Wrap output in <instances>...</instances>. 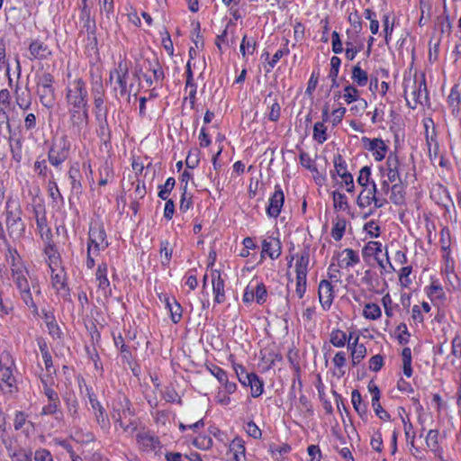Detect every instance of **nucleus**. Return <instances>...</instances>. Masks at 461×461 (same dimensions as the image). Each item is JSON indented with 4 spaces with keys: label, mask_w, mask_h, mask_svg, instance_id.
Returning <instances> with one entry per match:
<instances>
[{
    "label": "nucleus",
    "mask_w": 461,
    "mask_h": 461,
    "mask_svg": "<svg viewBox=\"0 0 461 461\" xmlns=\"http://www.w3.org/2000/svg\"><path fill=\"white\" fill-rule=\"evenodd\" d=\"M451 353L457 358L461 357V339L459 336H456L452 340Z\"/></svg>",
    "instance_id": "338daca9"
},
{
    "label": "nucleus",
    "mask_w": 461,
    "mask_h": 461,
    "mask_svg": "<svg viewBox=\"0 0 461 461\" xmlns=\"http://www.w3.org/2000/svg\"><path fill=\"white\" fill-rule=\"evenodd\" d=\"M351 402L354 409L360 416L366 413V406L362 403V397L358 390L355 389L352 391Z\"/></svg>",
    "instance_id": "f704fd0d"
},
{
    "label": "nucleus",
    "mask_w": 461,
    "mask_h": 461,
    "mask_svg": "<svg viewBox=\"0 0 461 461\" xmlns=\"http://www.w3.org/2000/svg\"><path fill=\"white\" fill-rule=\"evenodd\" d=\"M330 341L334 347H344L347 341V335L340 330H334L330 333Z\"/></svg>",
    "instance_id": "ea45409f"
},
{
    "label": "nucleus",
    "mask_w": 461,
    "mask_h": 461,
    "mask_svg": "<svg viewBox=\"0 0 461 461\" xmlns=\"http://www.w3.org/2000/svg\"><path fill=\"white\" fill-rule=\"evenodd\" d=\"M34 170L39 176L45 177L48 173V167L45 159L37 160L34 163Z\"/></svg>",
    "instance_id": "0e129e2a"
},
{
    "label": "nucleus",
    "mask_w": 461,
    "mask_h": 461,
    "mask_svg": "<svg viewBox=\"0 0 461 461\" xmlns=\"http://www.w3.org/2000/svg\"><path fill=\"white\" fill-rule=\"evenodd\" d=\"M381 314V309L376 303H369L365 305L363 315L366 319L376 320Z\"/></svg>",
    "instance_id": "58836bf2"
},
{
    "label": "nucleus",
    "mask_w": 461,
    "mask_h": 461,
    "mask_svg": "<svg viewBox=\"0 0 461 461\" xmlns=\"http://www.w3.org/2000/svg\"><path fill=\"white\" fill-rule=\"evenodd\" d=\"M68 176L71 181V192L79 195L82 193V185L80 182V171L78 166H72L68 171Z\"/></svg>",
    "instance_id": "4be33fe9"
},
{
    "label": "nucleus",
    "mask_w": 461,
    "mask_h": 461,
    "mask_svg": "<svg viewBox=\"0 0 461 461\" xmlns=\"http://www.w3.org/2000/svg\"><path fill=\"white\" fill-rule=\"evenodd\" d=\"M107 266L105 264L99 265L96 270V279L98 281V287L104 291H105L109 285L110 282L106 276Z\"/></svg>",
    "instance_id": "2f4dec72"
},
{
    "label": "nucleus",
    "mask_w": 461,
    "mask_h": 461,
    "mask_svg": "<svg viewBox=\"0 0 461 461\" xmlns=\"http://www.w3.org/2000/svg\"><path fill=\"white\" fill-rule=\"evenodd\" d=\"M68 153L69 144L67 142L65 138H62L58 143H54L50 149L48 159L52 166L58 167L68 158Z\"/></svg>",
    "instance_id": "1a4fd4ad"
},
{
    "label": "nucleus",
    "mask_w": 461,
    "mask_h": 461,
    "mask_svg": "<svg viewBox=\"0 0 461 461\" xmlns=\"http://www.w3.org/2000/svg\"><path fill=\"white\" fill-rule=\"evenodd\" d=\"M383 27H384V41H385V43L388 44L390 37H391L393 30V23L390 24L388 15L384 16Z\"/></svg>",
    "instance_id": "4d7b16f0"
},
{
    "label": "nucleus",
    "mask_w": 461,
    "mask_h": 461,
    "mask_svg": "<svg viewBox=\"0 0 461 461\" xmlns=\"http://www.w3.org/2000/svg\"><path fill=\"white\" fill-rule=\"evenodd\" d=\"M351 78L359 86H365L368 81L367 73L360 68L359 63L353 67Z\"/></svg>",
    "instance_id": "7c9ffc66"
},
{
    "label": "nucleus",
    "mask_w": 461,
    "mask_h": 461,
    "mask_svg": "<svg viewBox=\"0 0 461 461\" xmlns=\"http://www.w3.org/2000/svg\"><path fill=\"white\" fill-rule=\"evenodd\" d=\"M382 252V244L376 241H369L362 249L364 258L375 257L377 258L378 254Z\"/></svg>",
    "instance_id": "72a5a7b5"
},
{
    "label": "nucleus",
    "mask_w": 461,
    "mask_h": 461,
    "mask_svg": "<svg viewBox=\"0 0 461 461\" xmlns=\"http://www.w3.org/2000/svg\"><path fill=\"white\" fill-rule=\"evenodd\" d=\"M242 384L245 386H250L251 395L253 397H258L263 393V382L255 373L245 375Z\"/></svg>",
    "instance_id": "f3484780"
},
{
    "label": "nucleus",
    "mask_w": 461,
    "mask_h": 461,
    "mask_svg": "<svg viewBox=\"0 0 461 461\" xmlns=\"http://www.w3.org/2000/svg\"><path fill=\"white\" fill-rule=\"evenodd\" d=\"M176 181L173 177H168L163 185H159L158 197L162 200H167L169 194L175 186Z\"/></svg>",
    "instance_id": "79ce46f5"
},
{
    "label": "nucleus",
    "mask_w": 461,
    "mask_h": 461,
    "mask_svg": "<svg viewBox=\"0 0 461 461\" xmlns=\"http://www.w3.org/2000/svg\"><path fill=\"white\" fill-rule=\"evenodd\" d=\"M52 286L58 292L65 291V295H68V289H67L66 274L61 269L59 273L54 274L51 272Z\"/></svg>",
    "instance_id": "5701e85b"
},
{
    "label": "nucleus",
    "mask_w": 461,
    "mask_h": 461,
    "mask_svg": "<svg viewBox=\"0 0 461 461\" xmlns=\"http://www.w3.org/2000/svg\"><path fill=\"white\" fill-rule=\"evenodd\" d=\"M371 184L372 186L370 188H364L357 199V203L360 208L369 206L375 200L377 192L376 185L374 181Z\"/></svg>",
    "instance_id": "dca6fc26"
},
{
    "label": "nucleus",
    "mask_w": 461,
    "mask_h": 461,
    "mask_svg": "<svg viewBox=\"0 0 461 461\" xmlns=\"http://www.w3.org/2000/svg\"><path fill=\"white\" fill-rule=\"evenodd\" d=\"M371 168L367 166L361 168L359 176L357 177V183L359 185L366 188L370 183Z\"/></svg>",
    "instance_id": "09e8293b"
},
{
    "label": "nucleus",
    "mask_w": 461,
    "mask_h": 461,
    "mask_svg": "<svg viewBox=\"0 0 461 461\" xmlns=\"http://www.w3.org/2000/svg\"><path fill=\"white\" fill-rule=\"evenodd\" d=\"M137 440L140 447L147 451L155 450L159 446L158 439L149 432L139 433Z\"/></svg>",
    "instance_id": "412c9836"
},
{
    "label": "nucleus",
    "mask_w": 461,
    "mask_h": 461,
    "mask_svg": "<svg viewBox=\"0 0 461 461\" xmlns=\"http://www.w3.org/2000/svg\"><path fill=\"white\" fill-rule=\"evenodd\" d=\"M332 51L336 54L341 53L343 51L339 34L336 31L332 32Z\"/></svg>",
    "instance_id": "052dcab7"
},
{
    "label": "nucleus",
    "mask_w": 461,
    "mask_h": 461,
    "mask_svg": "<svg viewBox=\"0 0 461 461\" xmlns=\"http://www.w3.org/2000/svg\"><path fill=\"white\" fill-rule=\"evenodd\" d=\"M309 265V253L303 252L300 256H297V261L295 266L296 276L306 277Z\"/></svg>",
    "instance_id": "bb28decb"
},
{
    "label": "nucleus",
    "mask_w": 461,
    "mask_h": 461,
    "mask_svg": "<svg viewBox=\"0 0 461 461\" xmlns=\"http://www.w3.org/2000/svg\"><path fill=\"white\" fill-rule=\"evenodd\" d=\"M14 366L11 355L8 352L3 353L0 357V387L6 393H11L15 386L12 369Z\"/></svg>",
    "instance_id": "423d86ee"
},
{
    "label": "nucleus",
    "mask_w": 461,
    "mask_h": 461,
    "mask_svg": "<svg viewBox=\"0 0 461 461\" xmlns=\"http://www.w3.org/2000/svg\"><path fill=\"white\" fill-rule=\"evenodd\" d=\"M253 292L258 304H263L267 301V292L263 283H258L253 286Z\"/></svg>",
    "instance_id": "37998d69"
},
{
    "label": "nucleus",
    "mask_w": 461,
    "mask_h": 461,
    "mask_svg": "<svg viewBox=\"0 0 461 461\" xmlns=\"http://www.w3.org/2000/svg\"><path fill=\"white\" fill-rule=\"evenodd\" d=\"M403 87L404 97L410 108L415 109L419 104H423L428 102V92L423 75L420 80L416 77H405Z\"/></svg>",
    "instance_id": "f03ea898"
},
{
    "label": "nucleus",
    "mask_w": 461,
    "mask_h": 461,
    "mask_svg": "<svg viewBox=\"0 0 461 461\" xmlns=\"http://www.w3.org/2000/svg\"><path fill=\"white\" fill-rule=\"evenodd\" d=\"M285 201V195L282 189L276 186L273 195L269 199V204L267 208V213L270 217L276 218L281 212Z\"/></svg>",
    "instance_id": "9d476101"
},
{
    "label": "nucleus",
    "mask_w": 461,
    "mask_h": 461,
    "mask_svg": "<svg viewBox=\"0 0 461 461\" xmlns=\"http://www.w3.org/2000/svg\"><path fill=\"white\" fill-rule=\"evenodd\" d=\"M94 104H95V107L96 109L97 118L102 116L101 113L103 111H104V113L105 112L107 113L106 108L104 107V97H103L102 93H98V95H95Z\"/></svg>",
    "instance_id": "13d9d810"
},
{
    "label": "nucleus",
    "mask_w": 461,
    "mask_h": 461,
    "mask_svg": "<svg viewBox=\"0 0 461 461\" xmlns=\"http://www.w3.org/2000/svg\"><path fill=\"white\" fill-rule=\"evenodd\" d=\"M71 113V121L74 125L80 126L86 124L88 120V107L82 109L69 108Z\"/></svg>",
    "instance_id": "b1692460"
},
{
    "label": "nucleus",
    "mask_w": 461,
    "mask_h": 461,
    "mask_svg": "<svg viewBox=\"0 0 461 461\" xmlns=\"http://www.w3.org/2000/svg\"><path fill=\"white\" fill-rule=\"evenodd\" d=\"M107 247L108 242L106 240V234L104 227L98 223L91 224L88 233L87 248L93 249L95 252L98 253L100 250H104Z\"/></svg>",
    "instance_id": "0eeeda50"
},
{
    "label": "nucleus",
    "mask_w": 461,
    "mask_h": 461,
    "mask_svg": "<svg viewBox=\"0 0 461 461\" xmlns=\"http://www.w3.org/2000/svg\"><path fill=\"white\" fill-rule=\"evenodd\" d=\"M246 431L253 438H260L262 435L261 430L253 421L247 423Z\"/></svg>",
    "instance_id": "bf43d9fd"
},
{
    "label": "nucleus",
    "mask_w": 461,
    "mask_h": 461,
    "mask_svg": "<svg viewBox=\"0 0 461 461\" xmlns=\"http://www.w3.org/2000/svg\"><path fill=\"white\" fill-rule=\"evenodd\" d=\"M44 252L49 259V267L51 272L55 271V267H58L59 261V254L55 249L54 245L50 244V241L44 249Z\"/></svg>",
    "instance_id": "cd10ccee"
},
{
    "label": "nucleus",
    "mask_w": 461,
    "mask_h": 461,
    "mask_svg": "<svg viewBox=\"0 0 461 461\" xmlns=\"http://www.w3.org/2000/svg\"><path fill=\"white\" fill-rule=\"evenodd\" d=\"M308 454L311 456V461H320L321 458V453L320 447L316 445H311L308 447Z\"/></svg>",
    "instance_id": "774afa93"
},
{
    "label": "nucleus",
    "mask_w": 461,
    "mask_h": 461,
    "mask_svg": "<svg viewBox=\"0 0 461 461\" xmlns=\"http://www.w3.org/2000/svg\"><path fill=\"white\" fill-rule=\"evenodd\" d=\"M281 242L276 238H269L262 242V252L267 253L272 259L277 258L281 255Z\"/></svg>",
    "instance_id": "2eb2a0df"
},
{
    "label": "nucleus",
    "mask_w": 461,
    "mask_h": 461,
    "mask_svg": "<svg viewBox=\"0 0 461 461\" xmlns=\"http://www.w3.org/2000/svg\"><path fill=\"white\" fill-rule=\"evenodd\" d=\"M384 365V358L381 355L377 354L373 356L369 360V368L372 371L377 372L379 371Z\"/></svg>",
    "instance_id": "6e6d98bb"
},
{
    "label": "nucleus",
    "mask_w": 461,
    "mask_h": 461,
    "mask_svg": "<svg viewBox=\"0 0 461 461\" xmlns=\"http://www.w3.org/2000/svg\"><path fill=\"white\" fill-rule=\"evenodd\" d=\"M333 202L334 207L339 210H345L348 207V203L346 201V195L340 192L335 191L333 192Z\"/></svg>",
    "instance_id": "8fccbe9b"
},
{
    "label": "nucleus",
    "mask_w": 461,
    "mask_h": 461,
    "mask_svg": "<svg viewBox=\"0 0 461 461\" xmlns=\"http://www.w3.org/2000/svg\"><path fill=\"white\" fill-rule=\"evenodd\" d=\"M54 77L50 73H43L37 82V94L41 104L46 108H52L55 104Z\"/></svg>",
    "instance_id": "39448f33"
},
{
    "label": "nucleus",
    "mask_w": 461,
    "mask_h": 461,
    "mask_svg": "<svg viewBox=\"0 0 461 461\" xmlns=\"http://www.w3.org/2000/svg\"><path fill=\"white\" fill-rule=\"evenodd\" d=\"M35 461H52L51 454L46 449H39L34 455Z\"/></svg>",
    "instance_id": "69168bd1"
},
{
    "label": "nucleus",
    "mask_w": 461,
    "mask_h": 461,
    "mask_svg": "<svg viewBox=\"0 0 461 461\" xmlns=\"http://www.w3.org/2000/svg\"><path fill=\"white\" fill-rule=\"evenodd\" d=\"M128 68L119 63L118 68L110 72L109 82L113 85V91L121 96L128 94L127 90Z\"/></svg>",
    "instance_id": "6e6552de"
},
{
    "label": "nucleus",
    "mask_w": 461,
    "mask_h": 461,
    "mask_svg": "<svg viewBox=\"0 0 461 461\" xmlns=\"http://www.w3.org/2000/svg\"><path fill=\"white\" fill-rule=\"evenodd\" d=\"M333 164H334L336 173L339 176H340V175L343 174V172H348L347 164H346L345 160L342 158V156L340 154H337L336 156H334Z\"/></svg>",
    "instance_id": "864d4df0"
},
{
    "label": "nucleus",
    "mask_w": 461,
    "mask_h": 461,
    "mask_svg": "<svg viewBox=\"0 0 461 461\" xmlns=\"http://www.w3.org/2000/svg\"><path fill=\"white\" fill-rule=\"evenodd\" d=\"M300 162L302 166L306 167L307 169L311 171H316V167L313 166L312 158L306 152H301Z\"/></svg>",
    "instance_id": "680f3d73"
},
{
    "label": "nucleus",
    "mask_w": 461,
    "mask_h": 461,
    "mask_svg": "<svg viewBox=\"0 0 461 461\" xmlns=\"http://www.w3.org/2000/svg\"><path fill=\"white\" fill-rule=\"evenodd\" d=\"M29 50L32 55L31 59H44L51 54L48 46L39 41H33L29 46Z\"/></svg>",
    "instance_id": "6ab92c4d"
},
{
    "label": "nucleus",
    "mask_w": 461,
    "mask_h": 461,
    "mask_svg": "<svg viewBox=\"0 0 461 461\" xmlns=\"http://www.w3.org/2000/svg\"><path fill=\"white\" fill-rule=\"evenodd\" d=\"M346 219L343 217L337 216L336 219L334 220V225L330 233L335 240L339 241L342 239L346 230Z\"/></svg>",
    "instance_id": "a878e982"
},
{
    "label": "nucleus",
    "mask_w": 461,
    "mask_h": 461,
    "mask_svg": "<svg viewBox=\"0 0 461 461\" xmlns=\"http://www.w3.org/2000/svg\"><path fill=\"white\" fill-rule=\"evenodd\" d=\"M326 130L323 122H316L313 127V139L319 143H323L327 140Z\"/></svg>",
    "instance_id": "c03bdc74"
},
{
    "label": "nucleus",
    "mask_w": 461,
    "mask_h": 461,
    "mask_svg": "<svg viewBox=\"0 0 461 461\" xmlns=\"http://www.w3.org/2000/svg\"><path fill=\"white\" fill-rule=\"evenodd\" d=\"M212 284L214 302L217 303H223L225 301L224 280L218 270H213L212 273Z\"/></svg>",
    "instance_id": "4468645a"
},
{
    "label": "nucleus",
    "mask_w": 461,
    "mask_h": 461,
    "mask_svg": "<svg viewBox=\"0 0 461 461\" xmlns=\"http://www.w3.org/2000/svg\"><path fill=\"white\" fill-rule=\"evenodd\" d=\"M66 100L70 108L88 107V93L83 79L77 78L68 82L66 89Z\"/></svg>",
    "instance_id": "20e7f679"
},
{
    "label": "nucleus",
    "mask_w": 461,
    "mask_h": 461,
    "mask_svg": "<svg viewBox=\"0 0 461 461\" xmlns=\"http://www.w3.org/2000/svg\"><path fill=\"white\" fill-rule=\"evenodd\" d=\"M319 299L323 308H329L333 301V286L328 280L321 281L319 285Z\"/></svg>",
    "instance_id": "ddd939ff"
},
{
    "label": "nucleus",
    "mask_w": 461,
    "mask_h": 461,
    "mask_svg": "<svg viewBox=\"0 0 461 461\" xmlns=\"http://www.w3.org/2000/svg\"><path fill=\"white\" fill-rule=\"evenodd\" d=\"M8 258H11L13 279L20 291L23 301L28 307L32 308L33 312L37 313L38 308L31 292V285L27 280L28 271L21 263L20 257L16 254V251L12 252L10 250V257ZM7 260L9 261V259Z\"/></svg>",
    "instance_id": "f257e3e1"
},
{
    "label": "nucleus",
    "mask_w": 461,
    "mask_h": 461,
    "mask_svg": "<svg viewBox=\"0 0 461 461\" xmlns=\"http://www.w3.org/2000/svg\"><path fill=\"white\" fill-rule=\"evenodd\" d=\"M59 404V401H50L49 404L44 406L41 410V415H54L56 420H60L62 418V412L59 410L58 406Z\"/></svg>",
    "instance_id": "c9c22d12"
},
{
    "label": "nucleus",
    "mask_w": 461,
    "mask_h": 461,
    "mask_svg": "<svg viewBox=\"0 0 461 461\" xmlns=\"http://www.w3.org/2000/svg\"><path fill=\"white\" fill-rule=\"evenodd\" d=\"M200 151L198 149L191 150L185 159V165L188 168H194L199 163Z\"/></svg>",
    "instance_id": "603ef678"
},
{
    "label": "nucleus",
    "mask_w": 461,
    "mask_h": 461,
    "mask_svg": "<svg viewBox=\"0 0 461 461\" xmlns=\"http://www.w3.org/2000/svg\"><path fill=\"white\" fill-rule=\"evenodd\" d=\"M230 451L233 453L235 461L245 460V447L240 439L235 438L232 440L230 445Z\"/></svg>",
    "instance_id": "c756f323"
},
{
    "label": "nucleus",
    "mask_w": 461,
    "mask_h": 461,
    "mask_svg": "<svg viewBox=\"0 0 461 461\" xmlns=\"http://www.w3.org/2000/svg\"><path fill=\"white\" fill-rule=\"evenodd\" d=\"M390 200L394 204H402L404 201V190L401 185L394 184L391 187Z\"/></svg>",
    "instance_id": "e433bc0d"
},
{
    "label": "nucleus",
    "mask_w": 461,
    "mask_h": 461,
    "mask_svg": "<svg viewBox=\"0 0 461 461\" xmlns=\"http://www.w3.org/2000/svg\"><path fill=\"white\" fill-rule=\"evenodd\" d=\"M359 52V49L353 44L352 41H346V58L349 60H353L356 55Z\"/></svg>",
    "instance_id": "e2e57ef3"
},
{
    "label": "nucleus",
    "mask_w": 461,
    "mask_h": 461,
    "mask_svg": "<svg viewBox=\"0 0 461 461\" xmlns=\"http://www.w3.org/2000/svg\"><path fill=\"white\" fill-rule=\"evenodd\" d=\"M240 50L243 56L246 55V50L249 54H253L256 50V41L252 38L248 39L246 35L243 36Z\"/></svg>",
    "instance_id": "a18cd8bd"
},
{
    "label": "nucleus",
    "mask_w": 461,
    "mask_h": 461,
    "mask_svg": "<svg viewBox=\"0 0 461 461\" xmlns=\"http://www.w3.org/2000/svg\"><path fill=\"white\" fill-rule=\"evenodd\" d=\"M426 444L432 451L437 452L439 450L438 446V430L430 429L426 437Z\"/></svg>",
    "instance_id": "a19ab883"
},
{
    "label": "nucleus",
    "mask_w": 461,
    "mask_h": 461,
    "mask_svg": "<svg viewBox=\"0 0 461 461\" xmlns=\"http://www.w3.org/2000/svg\"><path fill=\"white\" fill-rule=\"evenodd\" d=\"M397 330L400 331L397 339L400 344H407L409 342L410 333L405 323H400L397 327Z\"/></svg>",
    "instance_id": "5fc2aeb1"
},
{
    "label": "nucleus",
    "mask_w": 461,
    "mask_h": 461,
    "mask_svg": "<svg viewBox=\"0 0 461 461\" xmlns=\"http://www.w3.org/2000/svg\"><path fill=\"white\" fill-rule=\"evenodd\" d=\"M167 307L168 308L170 314H171V320L174 323H177L180 321L182 318V307L181 305L176 301L175 298L167 299L166 300Z\"/></svg>",
    "instance_id": "c85d7f7f"
},
{
    "label": "nucleus",
    "mask_w": 461,
    "mask_h": 461,
    "mask_svg": "<svg viewBox=\"0 0 461 461\" xmlns=\"http://www.w3.org/2000/svg\"><path fill=\"white\" fill-rule=\"evenodd\" d=\"M399 166L400 161L398 157L391 153L386 160L387 179L389 182L393 183L397 179H400Z\"/></svg>",
    "instance_id": "a211bd4d"
},
{
    "label": "nucleus",
    "mask_w": 461,
    "mask_h": 461,
    "mask_svg": "<svg viewBox=\"0 0 461 461\" xmlns=\"http://www.w3.org/2000/svg\"><path fill=\"white\" fill-rule=\"evenodd\" d=\"M88 398L91 404V407L95 411V419L97 423L101 426L103 429H109V420L107 415L104 413V410L100 404V402L96 400L93 393H88Z\"/></svg>",
    "instance_id": "f8f14e48"
},
{
    "label": "nucleus",
    "mask_w": 461,
    "mask_h": 461,
    "mask_svg": "<svg viewBox=\"0 0 461 461\" xmlns=\"http://www.w3.org/2000/svg\"><path fill=\"white\" fill-rule=\"evenodd\" d=\"M366 348L363 344L357 347H354L351 351L352 364L354 366L360 363V361L366 357Z\"/></svg>",
    "instance_id": "49530a36"
},
{
    "label": "nucleus",
    "mask_w": 461,
    "mask_h": 461,
    "mask_svg": "<svg viewBox=\"0 0 461 461\" xmlns=\"http://www.w3.org/2000/svg\"><path fill=\"white\" fill-rule=\"evenodd\" d=\"M365 148L374 152L375 159L381 161L384 158L387 147L381 139L370 140L366 137L362 138Z\"/></svg>",
    "instance_id": "9b49d317"
},
{
    "label": "nucleus",
    "mask_w": 461,
    "mask_h": 461,
    "mask_svg": "<svg viewBox=\"0 0 461 461\" xmlns=\"http://www.w3.org/2000/svg\"><path fill=\"white\" fill-rule=\"evenodd\" d=\"M342 255H346V257L339 264L340 267L348 268V267L359 263V261H360L357 252H356L352 249H345L342 251Z\"/></svg>",
    "instance_id": "393cba45"
},
{
    "label": "nucleus",
    "mask_w": 461,
    "mask_h": 461,
    "mask_svg": "<svg viewBox=\"0 0 461 461\" xmlns=\"http://www.w3.org/2000/svg\"><path fill=\"white\" fill-rule=\"evenodd\" d=\"M14 94L17 105L23 110H28L32 104V98L30 94L25 93L24 91L20 93L18 86H16Z\"/></svg>",
    "instance_id": "473e14b6"
},
{
    "label": "nucleus",
    "mask_w": 461,
    "mask_h": 461,
    "mask_svg": "<svg viewBox=\"0 0 461 461\" xmlns=\"http://www.w3.org/2000/svg\"><path fill=\"white\" fill-rule=\"evenodd\" d=\"M160 255L161 257H165V260L162 259V265H167L172 257V249L169 248V242L167 240H164L160 243Z\"/></svg>",
    "instance_id": "3c124183"
},
{
    "label": "nucleus",
    "mask_w": 461,
    "mask_h": 461,
    "mask_svg": "<svg viewBox=\"0 0 461 461\" xmlns=\"http://www.w3.org/2000/svg\"><path fill=\"white\" fill-rule=\"evenodd\" d=\"M265 103L270 107L268 119L272 122H277L280 117L281 107L278 104L277 95L273 93H269L266 98Z\"/></svg>",
    "instance_id": "aec40b11"
},
{
    "label": "nucleus",
    "mask_w": 461,
    "mask_h": 461,
    "mask_svg": "<svg viewBox=\"0 0 461 461\" xmlns=\"http://www.w3.org/2000/svg\"><path fill=\"white\" fill-rule=\"evenodd\" d=\"M36 223L39 230V232L43 240H45L47 242L50 240L51 238V230L46 224V218L45 216L36 218Z\"/></svg>",
    "instance_id": "4c0bfd02"
},
{
    "label": "nucleus",
    "mask_w": 461,
    "mask_h": 461,
    "mask_svg": "<svg viewBox=\"0 0 461 461\" xmlns=\"http://www.w3.org/2000/svg\"><path fill=\"white\" fill-rule=\"evenodd\" d=\"M344 92L343 97L348 104H351L359 99V91L354 86H347L344 88Z\"/></svg>",
    "instance_id": "de8ad7c7"
},
{
    "label": "nucleus",
    "mask_w": 461,
    "mask_h": 461,
    "mask_svg": "<svg viewBox=\"0 0 461 461\" xmlns=\"http://www.w3.org/2000/svg\"><path fill=\"white\" fill-rule=\"evenodd\" d=\"M5 224L11 239H20L25 230V225L22 220V209L19 200L9 197L6 202Z\"/></svg>",
    "instance_id": "7ed1b4c3"
}]
</instances>
